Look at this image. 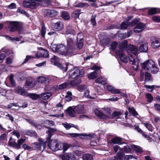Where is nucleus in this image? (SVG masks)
Here are the masks:
<instances>
[{"mask_svg":"<svg viewBox=\"0 0 160 160\" xmlns=\"http://www.w3.org/2000/svg\"><path fill=\"white\" fill-rule=\"evenodd\" d=\"M51 48L52 51L58 52L60 55H70L67 48L63 44H52L51 45Z\"/></svg>","mask_w":160,"mask_h":160,"instance_id":"f257e3e1","label":"nucleus"},{"mask_svg":"<svg viewBox=\"0 0 160 160\" xmlns=\"http://www.w3.org/2000/svg\"><path fill=\"white\" fill-rule=\"evenodd\" d=\"M42 0H24L23 3L24 7L34 9L41 5Z\"/></svg>","mask_w":160,"mask_h":160,"instance_id":"f03ea898","label":"nucleus"},{"mask_svg":"<svg viewBox=\"0 0 160 160\" xmlns=\"http://www.w3.org/2000/svg\"><path fill=\"white\" fill-rule=\"evenodd\" d=\"M69 78L72 79H75L78 77H82L84 76V72L83 70L75 68L69 70L68 72Z\"/></svg>","mask_w":160,"mask_h":160,"instance_id":"7ed1b4c3","label":"nucleus"},{"mask_svg":"<svg viewBox=\"0 0 160 160\" xmlns=\"http://www.w3.org/2000/svg\"><path fill=\"white\" fill-rule=\"evenodd\" d=\"M128 20L125 22H123L120 25V28L121 29H126L128 26H133L137 23L139 21V19H135L133 20L131 22L129 21L131 18L130 17H128Z\"/></svg>","mask_w":160,"mask_h":160,"instance_id":"20e7f679","label":"nucleus"},{"mask_svg":"<svg viewBox=\"0 0 160 160\" xmlns=\"http://www.w3.org/2000/svg\"><path fill=\"white\" fill-rule=\"evenodd\" d=\"M67 45L66 47L70 55H72L73 53V52L75 50V41L73 38H68L67 39Z\"/></svg>","mask_w":160,"mask_h":160,"instance_id":"39448f33","label":"nucleus"},{"mask_svg":"<svg viewBox=\"0 0 160 160\" xmlns=\"http://www.w3.org/2000/svg\"><path fill=\"white\" fill-rule=\"evenodd\" d=\"M69 134L72 137H81V138L86 140L90 139L92 138H95L96 137V135L94 133L86 134L83 133H69Z\"/></svg>","mask_w":160,"mask_h":160,"instance_id":"423d86ee","label":"nucleus"},{"mask_svg":"<svg viewBox=\"0 0 160 160\" xmlns=\"http://www.w3.org/2000/svg\"><path fill=\"white\" fill-rule=\"evenodd\" d=\"M52 27L54 30L59 31L62 29L63 25L59 19L55 18L52 20Z\"/></svg>","mask_w":160,"mask_h":160,"instance_id":"0eeeda50","label":"nucleus"},{"mask_svg":"<svg viewBox=\"0 0 160 160\" xmlns=\"http://www.w3.org/2000/svg\"><path fill=\"white\" fill-rule=\"evenodd\" d=\"M40 144L37 142H35L32 144V148L34 150H40L41 149V146H42L44 149L46 147V141H44V140L41 138H39L38 139Z\"/></svg>","mask_w":160,"mask_h":160,"instance_id":"6e6552de","label":"nucleus"},{"mask_svg":"<svg viewBox=\"0 0 160 160\" xmlns=\"http://www.w3.org/2000/svg\"><path fill=\"white\" fill-rule=\"evenodd\" d=\"M58 60V58L56 56H53L51 59V62L54 65L58 66L64 71H66L68 69V63H67L66 65V67H64L61 63L59 62Z\"/></svg>","mask_w":160,"mask_h":160,"instance_id":"1a4fd4ad","label":"nucleus"},{"mask_svg":"<svg viewBox=\"0 0 160 160\" xmlns=\"http://www.w3.org/2000/svg\"><path fill=\"white\" fill-rule=\"evenodd\" d=\"M52 79L57 81L59 79L56 76H52L45 77L43 76H40L37 78L38 82L41 83H44L46 82L49 83Z\"/></svg>","mask_w":160,"mask_h":160,"instance_id":"9d476101","label":"nucleus"},{"mask_svg":"<svg viewBox=\"0 0 160 160\" xmlns=\"http://www.w3.org/2000/svg\"><path fill=\"white\" fill-rule=\"evenodd\" d=\"M155 65L154 62L152 60H148L141 64L142 68L143 69L149 71Z\"/></svg>","mask_w":160,"mask_h":160,"instance_id":"9b49d317","label":"nucleus"},{"mask_svg":"<svg viewBox=\"0 0 160 160\" xmlns=\"http://www.w3.org/2000/svg\"><path fill=\"white\" fill-rule=\"evenodd\" d=\"M70 147V145L69 144L58 142L56 151L62 150V153H64Z\"/></svg>","mask_w":160,"mask_h":160,"instance_id":"f8f14e48","label":"nucleus"},{"mask_svg":"<svg viewBox=\"0 0 160 160\" xmlns=\"http://www.w3.org/2000/svg\"><path fill=\"white\" fill-rule=\"evenodd\" d=\"M44 15L48 17H54L58 14V12L54 10L45 9L43 11Z\"/></svg>","mask_w":160,"mask_h":160,"instance_id":"ddd939ff","label":"nucleus"},{"mask_svg":"<svg viewBox=\"0 0 160 160\" xmlns=\"http://www.w3.org/2000/svg\"><path fill=\"white\" fill-rule=\"evenodd\" d=\"M36 85V80L32 78H29L26 80L25 87L27 88H32Z\"/></svg>","mask_w":160,"mask_h":160,"instance_id":"4468645a","label":"nucleus"},{"mask_svg":"<svg viewBox=\"0 0 160 160\" xmlns=\"http://www.w3.org/2000/svg\"><path fill=\"white\" fill-rule=\"evenodd\" d=\"M127 51L128 53H131L135 56H136L139 53L138 47L132 45H129L127 49Z\"/></svg>","mask_w":160,"mask_h":160,"instance_id":"2eb2a0df","label":"nucleus"},{"mask_svg":"<svg viewBox=\"0 0 160 160\" xmlns=\"http://www.w3.org/2000/svg\"><path fill=\"white\" fill-rule=\"evenodd\" d=\"M146 28L145 24L140 22L137 24L134 29V32L136 33H138L142 31Z\"/></svg>","mask_w":160,"mask_h":160,"instance_id":"dca6fc26","label":"nucleus"},{"mask_svg":"<svg viewBox=\"0 0 160 160\" xmlns=\"http://www.w3.org/2000/svg\"><path fill=\"white\" fill-rule=\"evenodd\" d=\"M28 106V104L27 102H24L21 106H19L17 103H10L8 105V108L9 109L11 108L12 109H14V110H18V109L15 108L14 107H19V108H20L22 107L23 108H25L27 107Z\"/></svg>","mask_w":160,"mask_h":160,"instance_id":"f3484780","label":"nucleus"},{"mask_svg":"<svg viewBox=\"0 0 160 160\" xmlns=\"http://www.w3.org/2000/svg\"><path fill=\"white\" fill-rule=\"evenodd\" d=\"M18 26L19 24L17 22L11 21L9 23V28L10 31H15L18 29Z\"/></svg>","mask_w":160,"mask_h":160,"instance_id":"a211bd4d","label":"nucleus"},{"mask_svg":"<svg viewBox=\"0 0 160 160\" xmlns=\"http://www.w3.org/2000/svg\"><path fill=\"white\" fill-rule=\"evenodd\" d=\"M58 142L56 140H51L48 144V147L52 150L53 151H56V148L58 144Z\"/></svg>","mask_w":160,"mask_h":160,"instance_id":"6ab92c4d","label":"nucleus"},{"mask_svg":"<svg viewBox=\"0 0 160 160\" xmlns=\"http://www.w3.org/2000/svg\"><path fill=\"white\" fill-rule=\"evenodd\" d=\"M129 61L131 64H132L133 66V68L135 70H138V62L136 63L134 60L132 56L130 54H129L128 56Z\"/></svg>","mask_w":160,"mask_h":160,"instance_id":"aec40b11","label":"nucleus"},{"mask_svg":"<svg viewBox=\"0 0 160 160\" xmlns=\"http://www.w3.org/2000/svg\"><path fill=\"white\" fill-rule=\"evenodd\" d=\"M57 130L55 128H50L48 131H46V133L48 134V137L47 138L46 142L50 141L52 136L53 135V133L56 132Z\"/></svg>","mask_w":160,"mask_h":160,"instance_id":"412c9836","label":"nucleus"},{"mask_svg":"<svg viewBox=\"0 0 160 160\" xmlns=\"http://www.w3.org/2000/svg\"><path fill=\"white\" fill-rule=\"evenodd\" d=\"M84 109V105L79 104L77 106L69 107L65 110H83Z\"/></svg>","mask_w":160,"mask_h":160,"instance_id":"4be33fe9","label":"nucleus"},{"mask_svg":"<svg viewBox=\"0 0 160 160\" xmlns=\"http://www.w3.org/2000/svg\"><path fill=\"white\" fill-rule=\"evenodd\" d=\"M16 92L18 94L23 96H28L27 92L25 90L21 87H18L15 89Z\"/></svg>","mask_w":160,"mask_h":160,"instance_id":"5701e85b","label":"nucleus"},{"mask_svg":"<svg viewBox=\"0 0 160 160\" xmlns=\"http://www.w3.org/2000/svg\"><path fill=\"white\" fill-rule=\"evenodd\" d=\"M81 81L80 79H77L68 82L69 84V87H71L78 85L81 83Z\"/></svg>","mask_w":160,"mask_h":160,"instance_id":"b1692460","label":"nucleus"},{"mask_svg":"<svg viewBox=\"0 0 160 160\" xmlns=\"http://www.w3.org/2000/svg\"><path fill=\"white\" fill-rule=\"evenodd\" d=\"M122 138L118 137L113 138L111 140V144L112 145L116 144H122L123 143L122 142Z\"/></svg>","mask_w":160,"mask_h":160,"instance_id":"393cba45","label":"nucleus"},{"mask_svg":"<svg viewBox=\"0 0 160 160\" xmlns=\"http://www.w3.org/2000/svg\"><path fill=\"white\" fill-rule=\"evenodd\" d=\"M152 46L154 48H157L160 46V40L158 38H155L152 42Z\"/></svg>","mask_w":160,"mask_h":160,"instance_id":"a878e982","label":"nucleus"},{"mask_svg":"<svg viewBox=\"0 0 160 160\" xmlns=\"http://www.w3.org/2000/svg\"><path fill=\"white\" fill-rule=\"evenodd\" d=\"M62 125L67 130H69L72 127L74 128L77 129H78V127L77 125H75L72 123H68L67 122H65L62 123Z\"/></svg>","mask_w":160,"mask_h":160,"instance_id":"bb28decb","label":"nucleus"},{"mask_svg":"<svg viewBox=\"0 0 160 160\" xmlns=\"http://www.w3.org/2000/svg\"><path fill=\"white\" fill-rule=\"evenodd\" d=\"M108 89L109 91L113 93L119 94L121 93L120 90L117 89L115 88L110 85L108 86Z\"/></svg>","mask_w":160,"mask_h":160,"instance_id":"cd10ccee","label":"nucleus"},{"mask_svg":"<svg viewBox=\"0 0 160 160\" xmlns=\"http://www.w3.org/2000/svg\"><path fill=\"white\" fill-rule=\"evenodd\" d=\"M110 39L106 36L103 37L100 40V43L103 45H106L110 43Z\"/></svg>","mask_w":160,"mask_h":160,"instance_id":"c85d7f7f","label":"nucleus"},{"mask_svg":"<svg viewBox=\"0 0 160 160\" xmlns=\"http://www.w3.org/2000/svg\"><path fill=\"white\" fill-rule=\"evenodd\" d=\"M148 43H146L141 45L139 47V51L140 52H146L148 50Z\"/></svg>","mask_w":160,"mask_h":160,"instance_id":"c756f323","label":"nucleus"},{"mask_svg":"<svg viewBox=\"0 0 160 160\" xmlns=\"http://www.w3.org/2000/svg\"><path fill=\"white\" fill-rule=\"evenodd\" d=\"M128 44V41L127 40L123 41L119 45V48L122 51L126 49Z\"/></svg>","mask_w":160,"mask_h":160,"instance_id":"7c9ffc66","label":"nucleus"},{"mask_svg":"<svg viewBox=\"0 0 160 160\" xmlns=\"http://www.w3.org/2000/svg\"><path fill=\"white\" fill-rule=\"evenodd\" d=\"M107 79L102 77H100L95 80L97 83L104 84L107 83Z\"/></svg>","mask_w":160,"mask_h":160,"instance_id":"2f4dec72","label":"nucleus"},{"mask_svg":"<svg viewBox=\"0 0 160 160\" xmlns=\"http://www.w3.org/2000/svg\"><path fill=\"white\" fill-rule=\"evenodd\" d=\"M67 160H75L76 157L74 156L73 153L68 152L67 153L65 157Z\"/></svg>","mask_w":160,"mask_h":160,"instance_id":"473e14b6","label":"nucleus"},{"mask_svg":"<svg viewBox=\"0 0 160 160\" xmlns=\"http://www.w3.org/2000/svg\"><path fill=\"white\" fill-rule=\"evenodd\" d=\"M88 4L87 3L79 2V3L76 2L74 3V6L79 8H83L85 6H88Z\"/></svg>","mask_w":160,"mask_h":160,"instance_id":"72a5a7b5","label":"nucleus"},{"mask_svg":"<svg viewBox=\"0 0 160 160\" xmlns=\"http://www.w3.org/2000/svg\"><path fill=\"white\" fill-rule=\"evenodd\" d=\"M132 149L139 153H142V148L139 146L133 145L131 146Z\"/></svg>","mask_w":160,"mask_h":160,"instance_id":"f704fd0d","label":"nucleus"},{"mask_svg":"<svg viewBox=\"0 0 160 160\" xmlns=\"http://www.w3.org/2000/svg\"><path fill=\"white\" fill-rule=\"evenodd\" d=\"M62 17L65 20H68L70 18L69 13L66 11H62L61 13Z\"/></svg>","mask_w":160,"mask_h":160,"instance_id":"c9c22d12","label":"nucleus"},{"mask_svg":"<svg viewBox=\"0 0 160 160\" xmlns=\"http://www.w3.org/2000/svg\"><path fill=\"white\" fill-rule=\"evenodd\" d=\"M52 93L51 92H46L41 94V97L43 99H48L52 95Z\"/></svg>","mask_w":160,"mask_h":160,"instance_id":"e433bc0d","label":"nucleus"},{"mask_svg":"<svg viewBox=\"0 0 160 160\" xmlns=\"http://www.w3.org/2000/svg\"><path fill=\"white\" fill-rule=\"evenodd\" d=\"M153 78L151 76V74L148 72H146L145 74V82H150L152 81Z\"/></svg>","mask_w":160,"mask_h":160,"instance_id":"4c0bfd02","label":"nucleus"},{"mask_svg":"<svg viewBox=\"0 0 160 160\" xmlns=\"http://www.w3.org/2000/svg\"><path fill=\"white\" fill-rule=\"evenodd\" d=\"M122 155L118 153L116 156L111 158H108L106 160H122Z\"/></svg>","mask_w":160,"mask_h":160,"instance_id":"58836bf2","label":"nucleus"},{"mask_svg":"<svg viewBox=\"0 0 160 160\" xmlns=\"http://www.w3.org/2000/svg\"><path fill=\"white\" fill-rule=\"evenodd\" d=\"M8 143L9 146L10 147L16 148V146L17 145V143H16L14 139H12L11 137L10 138Z\"/></svg>","mask_w":160,"mask_h":160,"instance_id":"ea45409f","label":"nucleus"},{"mask_svg":"<svg viewBox=\"0 0 160 160\" xmlns=\"http://www.w3.org/2000/svg\"><path fill=\"white\" fill-rule=\"evenodd\" d=\"M28 96L30 98L33 100H35L38 98H41V95L40 94H37L35 93H30L28 94Z\"/></svg>","mask_w":160,"mask_h":160,"instance_id":"a19ab883","label":"nucleus"},{"mask_svg":"<svg viewBox=\"0 0 160 160\" xmlns=\"http://www.w3.org/2000/svg\"><path fill=\"white\" fill-rule=\"evenodd\" d=\"M118 55L122 61L125 63L128 62V59L124 54L122 53H119Z\"/></svg>","mask_w":160,"mask_h":160,"instance_id":"79ce46f5","label":"nucleus"},{"mask_svg":"<svg viewBox=\"0 0 160 160\" xmlns=\"http://www.w3.org/2000/svg\"><path fill=\"white\" fill-rule=\"evenodd\" d=\"M88 76L89 79H93L97 77V73L96 72H93L88 73Z\"/></svg>","mask_w":160,"mask_h":160,"instance_id":"37998d69","label":"nucleus"},{"mask_svg":"<svg viewBox=\"0 0 160 160\" xmlns=\"http://www.w3.org/2000/svg\"><path fill=\"white\" fill-rule=\"evenodd\" d=\"M26 140V139L21 138L18 140L17 145H16V149H19L20 148L21 146L24 143Z\"/></svg>","mask_w":160,"mask_h":160,"instance_id":"c03bdc74","label":"nucleus"},{"mask_svg":"<svg viewBox=\"0 0 160 160\" xmlns=\"http://www.w3.org/2000/svg\"><path fill=\"white\" fill-rule=\"evenodd\" d=\"M95 113L96 115L100 118H104L106 117L105 115L101 112L100 111H95Z\"/></svg>","mask_w":160,"mask_h":160,"instance_id":"a18cd8bd","label":"nucleus"},{"mask_svg":"<svg viewBox=\"0 0 160 160\" xmlns=\"http://www.w3.org/2000/svg\"><path fill=\"white\" fill-rule=\"evenodd\" d=\"M83 160H93V158L92 155L89 154H85L83 156Z\"/></svg>","mask_w":160,"mask_h":160,"instance_id":"49530a36","label":"nucleus"},{"mask_svg":"<svg viewBox=\"0 0 160 160\" xmlns=\"http://www.w3.org/2000/svg\"><path fill=\"white\" fill-rule=\"evenodd\" d=\"M145 96L147 98V102L149 103L152 102L153 100V98L151 94L150 93H147L146 94Z\"/></svg>","mask_w":160,"mask_h":160,"instance_id":"de8ad7c7","label":"nucleus"},{"mask_svg":"<svg viewBox=\"0 0 160 160\" xmlns=\"http://www.w3.org/2000/svg\"><path fill=\"white\" fill-rule=\"evenodd\" d=\"M158 13L157 9L152 8L150 9L148 11V14L150 15H153Z\"/></svg>","mask_w":160,"mask_h":160,"instance_id":"09e8293b","label":"nucleus"},{"mask_svg":"<svg viewBox=\"0 0 160 160\" xmlns=\"http://www.w3.org/2000/svg\"><path fill=\"white\" fill-rule=\"evenodd\" d=\"M26 120L31 124H33L35 127L36 128L40 129L41 127V126L37 124V123L33 122V121L30 119H26Z\"/></svg>","mask_w":160,"mask_h":160,"instance_id":"8fccbe9b","label":"nucleus"},{"mask_svg":"<svg viewBox=\"0 0 160 160\" xmlns=\"http://www.w3.org/2000/svg\"><path fill=\"white\" fill-rule=\"evenodd\" d=\"M67 87H69V84L68 82H66L65 83H63L59 86V88L60 89H64Z\"/></svg>","mask_w":160,"mask_h":160,"instance_id":"3c124183","label":"nucleus"},{"mask_svg":"<svg viewBox=\"0 0 160 160\" xmlns=\"http://www.w3.org/2000/svg\"><path fill=\"white\" fill-rule=\"evenodd\" d=\"M153 74H156L158 71V68L156 67L155 65L153 67L149 70Z\"/></svg>","mask_w":160,"mask_h":160,"instance_id":"603ef678","label":"nucleus"},{"mask_svg":"<svg viewBox=\"0 0 160 160\" xmlns=\"http://www.w3.org/2000/svg\"><path fill=\"white\" fill-rule=\"evenodd\" d=\"M144 86L147 89L148 91L150 92H152L155 88L154 85L150 86L145 85Z\"/></svg>","mask_w":160,"mask_h":160,"instance_id":"864d4df0","label":"nucleus"},{"mask_svg":"<svg viewBox=\"0 0 160 160\" xmlns=\"http://www.w3.org/2000/svg\"><path fill=\"white\" fill-rule=\"evenodd\" d=\"M80 10H76L73 13V16L76 19L79 18V16L81 13Z\"/></svg>","mask_w":160,"mask_h":160,"instance_id":"5fc2aeb1","label":"nucleus"},{"mask_svg":"<svg viewBox=\"0 0 160 160\" xmlns=\"http://www.w3.org/2000/svg\"><path fill=\"white\" fill-rule=\"evenodd\" d=\"M96 17V15H92L91 19V24L93 26H95L96 25L97 23L95 20Z\"/></svg>","mask_w":160,"mask_h":160,"instance_id":"6e6d98bb","label":"nucleus"},{"mask_svg":"<svg viewBox=\"0 0 160 160\" xmlns=\"http://www.w3.org/2000/svg\"><path fill=\"white\" fill-rule=\"evenodd\" d=\"M46 32V28L44 25H42L41 32V35L43 38H44Z\"/></svg>","mask_w":160,"mask_h":160,"instance_id":"4d7b16f0","label":"nucleus"},{"mask_svg":"<svg viewBox=\"0 0 160 160\" xmlns=\"http://www.w3.org/2000/svg\"><path fill=\"white\" fill-rule=\"evenodd\" d=\"M7 135L6 134L4 133L1 135L0 136V145L1 143H2L3 141L6 139Z\"/></svg>","mask_w":160,"mask_h":160,"instance_id":"13d9d810","label":"nucleus"},{"mask_svg":"<svg viewBox=\"0 0 160 160\" xmlns=\"http://www.w3.org/2000/svg\"><path fill=\"white\" fill-rule=\"evenodd\" d=\"M145 127L150 131L152 132L153 130V128L152 126L149 123H145L144 124Z\"/></svg>","mask_w":160,"mask_h":160,"instance_id":"bf43d9fd","label":"nucleus"},{"mask_svg":"<svg viewBox=\"0 0 160 160\" xmlns=\"http://www.w3.org/2000/svg\"><path fill=\"white\" fill-rule=\"evenodd\" d=\"M8 39L10 41L12 42H14V41H20V39L18 37H12L10 36H7Z\"/></svg>","mask_w":160,"mask_h":160,"instance_id":"052dcab7","label":"nucleus"},{"mask_svg":"<svg viewBox=\"0 0 160 160\" xmlns=\"http://www.w3.org/2000/svg\"><path fill=\"white\" fill-rule=\"evenodd\" d=\"M131 149L128 146H125L123 148H122V150H121V151H122L125 152H129L131 151Z\"/></svg>","mask_w":160,"mask_h":160,"instance_id":"680f3d73","label":"nucleus"},{"mask_svg":"<svg viewBox=\"0 0 160 160\" xmlns=\"http://www.w3.org/2000/svg\"><path fill=\"white\" fill-rule=\"evenodd\" d=\"M42 57L43 58H47L49 57V54L48 51L45 49L42 51Z\"/></svg>","mask_w":160,"mask_h":160,"instance_id":"e2e57ef3","label":"nucleus"},{"mask_svg":"<svg viewBox=\"0 0 160 160\" xmlns=\"http://www.w3.org/2000/svg\"><path fill=\"white\" fill-rule=\"evenodd\" d=\"M83 35L82 33H79L77 35V41H83Z\"/></svg>","mask_w":160,"mask_h":160,"instance_id":"0e129e2a","label":"nucleus"},{"mask_svg":"<svg viewBox=\"0 0 160 160\" xmlns=\"http://www.w3.org/2000/svg\"><path fill=\"white\" fill-rule=\"evenodd\" d=\"M124 160H136V159L132 155H128L126 156Z\"/></svg>","mask_w":160,"mask_h":160,"instance_id":"69168bd1","label":"nucleus"},{"mask_svg":"<svg viewBox=\"0 0 160 160\" xmlns=\"http://www.w3.org/2000/svg\"><path fill=\"white\" fill-rule=\"evenodd\" d=\"M14 76L13 75H11L9 77V80L12 87L15 86V81L13 79Z\"/></svg>","mask_w":160,"mask_h":160,"instance_id":"338daca9","label":"nucleus"},{"mask_svg":"<svg viewBox=\"0 0 160 160\" xmlns=\"http://www.w3.org/2000/svg\"><path fill=\"white\" fill-rule=\"evenodd\" d=\"M86 87L85 85H81L77 87L78 90L81 92H82L83 90H85Z\"/></svg>","mask_w":160,"mask_h":160,"instance_id":"774afa93","label":"nucleus"}]
</instances>
